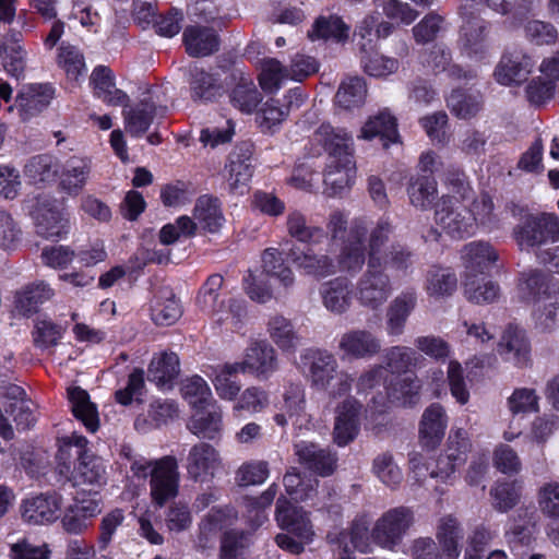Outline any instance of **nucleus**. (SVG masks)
I'll use <instances>...</instances> for the list:
<instances>
[{
	"mask_svg": "<svg viewBox=\"0 0 559 559\" xmlns=\"http://www.w3.org/2000/svg\"><path fill=\"white\" fill-rule=\"evenodd\" d=\"M380 240L371 245V254L368 255L367 267L359 276L355 286V297L358 304L369 310L382 308L393 294V283L390 275L381 267L377 255Z\"/></svg>",
	"mask_w": 559,
	"mask_h": 559,
	"instance_id": "1",
	"label": "nucleus"
},
{
	"mask_svg": "<svg viewBox=\"0 0 559 559\" xmlns=\"http://www.w3.org/2000/svg\"><path fill=\"white\" fill-rule=\"evenodd\" d=\"M395 230L394 225L388 218H381L371 228L368 239V255L371 254V245L374 240H380L377 255L380 260L381 267H386L402 274L412 272L416 253L406 243L393 241L386 246Z\"/></svg>",
	"mask_w": 559,
	"mask_h": 559,
	"instance_id": "2",
	"label": "nucleus"
},
{
	"mask_svg": "<svg viewBox=\"0 0 559 559\" xmlns=\"http://www.w3.org/2000/svg\"><path fill=\"white\" fill-rule=\"evenodd\" d=\"M371 228L364 218H355L336 257V273L356 275L368 260V239Z\"/></svg>",
	"mask_w": 559,
	"mask_h": 559,
	"instance_id": "3",
	"label": "nucleus"
},
{
	"mask_svg": "<svg viewBox=\"0 0 559 559\" xmlns=\"http://www.w3.org/2000/svg\"><path fill=\"white\" fill-rule=\"evenodd\" d=\"M515 238L521 249L550 250L545 246L559 241V217L556 214H542L527 217L516 229Z\"/></svg>",
	"mask_w": 559,
	"mask_h": 559,
	"instance_id": "4",
	"label": "nucleus"
},
{
	"mask_svg": "<svg viewBox=\"0 0 559 559\" xmlns=\"http://www.w3.org/2000/svg\"><path fill=\"white\" fill-rule=\"evenodd\" d=\"M180 473L178 461L173 455L163 456L155 462L150 478V495L153 503L164 507L179 492Z\"/></svg>",
	"mask_w": 559,
	"mask_h": 559,
	"instance_id": "5",
	"label": "nucleus"
},
{
	"mask_svg": "<svg viewBox=\"0 0 559 559\" xmlns=\"http://www.w3.org/2000/svg\"><path fill=\"white\" fill-rule=\"evenodd\" d=\"M413 522L414 514L408 508L391 509L376 522L371 536L379 546L393 549L401 543Z\"/></svg>",
	"mask_w": 559,
	"mask_h": 559,
	"instance_id": "6",
	"label": "nucleus"
},
{
	"mask_svg": "<svg viewBox=\"0 0 559 559\" xmlns=\"http://www.w3.org/2000/svg\"><path fill=\"white\" fill-rule=\"evenodd\" d=\"M468 207L454 203L443 195L435 205V221L452 238H463L474 233V218Z\"/></svg>",
	"mask_w": 559,
	"mask_h": 559,
	"instance_id": "7",
	"label": "nucleus"
},
{
	"mask_svg": "<svg viewBox=\"0 0 559 559\" xmlns=\"http://www.w3.org/2000/svg\"><path fill=\"white\" fill-rule=\"evenodd\" d=\"M490 25L483 19H468L461 27L459 46L467 58L481 61L490 50Z\"/></svg>",
	"mask_w": 559,
	"mask_h": 559,
	"instance_id": "8",
	"label": "nucleus"
},
{
	"mask_svg": "<svg viewBox=\"0 0 559 559\" xmlns=\"http://www.w3.org/2000/svg\"><path fill=\"white\" fill-rule=\"evenodd\" d=\"M166 107L157 106L151 91L143 94V98L132 106H124V130L133 138H140L147 132L156 117H163Z\"/></svg>",
	"mask_w": 559,
	"mask_h": 559,
	"instance_id": "9",
	"label": "nucleus"
},
{
	"mask_svg": "<svg viewBox=\"0 0 559 559\" xmlns=\"http://www.w3.org/2000/svg\"><path fill=\"white\" fill-rule=\"evenodd\" d=\"M254 145L250 141L238 143L228 157V186L231 191L243 193L254 170Z\"/></svg>",
	"mask_w": 559,
	"mask_h": 559,
	"instance_id": "10",
	"label": "nucleus"
},
{
	"mask_svg": "<svg viewBox=\"0 0 559 559\" xmlns=\"http://www.w3.org/2000/svg\"><path fill=\"white\" fill-rule=\"evenodd\" d=\"M36 233L46 239H56L67 233V219L49 195H39L33 211Z\"/></svg>",
	"mask_w": 559,
	"mask_h": 559,
	"instance_id": "11",
	"label": "nucleus"
},
{
	"mask_svg": "<svg viewBox=\"0 0 559 559\" xmlns=\"http://www.w3.org/2000/svg\"><path fill=\"white\" fill-rule=\"evenodd\" d=\"M286 255L297 270L316 280H323L336 274L335 259L328 253H318L310 248L301 250L298 246L293 245Z\"/></svg>",
	"mask_w": 559,
	"mask_h": 559,
	"instance_id": "12",
	"label": "nucleus"
},
{
	"mask_svg": "<svg viewBox=\"0 0 559 559\" xmlns=\"http://www.w3.org/2000/svg\"><path fill=\"white\" fill-rule=\"evenodd\" d=\"M283 483L286 492L295 500H311L312 506L319 509H324L332 497L330 488L323 486L321 490H319V480L313 478L306 481L296 467H292L286 472Z\"/></svg>",
	"mask_w": 559,
	"mask_h": 559,
	"instance_id": "13",
	"label": "nucleus"
},
{
	"mask_svg": "<svg viewBox=\"0 0 559 559\" xmlns=\"http://www.w3.org/2000/svg\"><path fill=\"white\" fill-rule=\"evenodd\" d=\"M362 405L354 397L345 399L335 409L333 440L338 447L353 442L360 430Z\"/></svg>",
	"mask_w": 559,
	"mask_h": 559,
	"instance_id": "14",
	"label": "nucleus"
},
{
	"mask_svg": "<svg viewBox=\"0 0 559 559\" xmlns=\"http://www.w3.org/2000/svg\"><path fill=\"white\" fill-rule=\"evenodd\" d=\"M62 497L56 491L45 492L23 501L22 518L29 524L52 523L60 518Z\"/></svg>",
	"mask_w": 559,
	"mask_h": 559,
	"instance_id": "15",
	"label": "nucleus"
},
{
	"mask_svg": "<svg viewBox=\"0 0 559 559\" xmlns=\"http://www.w3.org/2000/svg\"><path fill=\"white\" fill-rule=\"evenodd\" d=\"M533 68L531 56L520 49L508 50L497 66L495 76L503 85L520 84L526 81Z\"/></svg>",
	"mask_w": 559,
	"mask_h": 559,
	"instance_id": "16",
	"label": "nucleus"
},
{
	"mask_svg": "<svg viewBox=\"0 0 559 559\" xmlns=\"http://www.w3.org/2000/svg\"><path fill=\"white\" fill-rule=\"evenodd\" d=\"M238 365H241L242 372L250 371L258 378L269 379L278 368L277 354L267 342H254Z\"/></svg>",
	"mask_w": 559,
	"mask_h": 559,
	"instance_id": "17",
	"label": "nucleus"
},
{
	"mask_svg": "<svg viewBox=\"0 0 559 559\" xmlns=\"http://www.w3.org/2000/svg\"><path fill=\"white\" fill-rule=\"evenodd\" d=\"M102 512L100 503L95 498H75L61 518L62 528L69 534H82L92 524V520Z\"/></svg>",
	"mask_w": 559,
	"mask_h": 559,
	"instance_id": "18",
	"label": "nucleus"
},
{
	"mask_svg": "<svg viewBox=\"0 0 559 559\" xmlns=\"http://www.w3.org/2000/svg\"><path fill=\"white\" fill-rule=\"evenodd\" d=\"M294 448L299 463L306 468L323 477L330 476L334 473L337 456L329 449L321 448L320 445L308 441H300L296 443Z\"/></svg>",
	"mask_w": 559,
	"mask_h": 559,
	"instance_id": "19",
	"label": "nucleus"
},
{
	"mask_svg": "<svg viewBox=\"0 0 559 559\" xmlns=\"http://www.w3.org/2000/svg\"><path fill=\"white\" fill-rule=\"evenodd\" d=\"M219 465L217 450L206 442H199L191 447L187 456V473L193 481L203 483Z\"/></svg>",
	"mask_w": 559,
	"mask_h": 559,
	"instance_id": "20",
	"label": "nucleus"
},
{
	"mask_svg": "<svg viewBox=\"0 0 559 559\" xmlns=\"http://www.w3.org/2000/svg\"><path fill=\"white\" fill-rule=\"evenodd\" d=\"M188 83L193 102L212 103L224 94V85L218 74L209 72L198 66L189 68Z\"/></svg>",
	"mask_w": 559,
	"mask_h": 559,
	"instance_id": "21",
	"label": "nucleus"
},
{
	"mask_svg": "<svg viewBox=\"0 0 559 559\" xmlns=\"http://www.w3.org/2000/svg\"><path fill=\"white\" fill-rule=\"evenodd\" d=\"M448 416L442 405L432 403L428 406L419 421V441L424 448L433 450L437 448L445 433Z\"/></svg>",
	"mask_w": 559,
	"mask_h": 559,
	"instance_id": "22",
	"label": "nucleus"
},
{
	"mask_svg": "<svg viewBox=\"0 0 559 559\" xmlns=\"http://www.w3.org/2000/svg\"><path fill=\"white\" fill-rule=\"evenodd\" d=\"M313 141L323 146L329 154L330 162L353 157L350 146L352 135L342 128H334L330 123H322L313 133Z\"/></svg>",
	"mask_w": 559,
	"mask_h": 559,
	"instance_id": "23",
	"label": "nucleus"
},
{
	"mask_svg": "<svg viewBox=\"0 0 559 559\" xmlns=\"http://www.w3.org/2000/svg\"><path fill=\"white\" fill-rule=\"evenodd\" d=\"M55 90L49 84H29L24 86L16 96L15 107L20 117L26 121L48 107L53 98Z\"/></svg>",
	"mask_w": 559,
	"mask_h": 559,
	"instance_id": "24",
	"label": "nucleus"
},
{
	"mask_svg": "<svg viewBox=\"0 0 559 559\" xmlns=\"http://www.w3.org/2000/svg\"><path fill=\"white\" fill-rule=\"evenodd\" d=\"M276 521L282 528L304 540H310L313 535L307 512L293 506L284 496L276 501Z\"/></svg>",
	"mask_w": 559,
	"mask_h": 559,
	"instance_id": "25",
	"label": "nucleus"
},
{
	"mask_svg": "<svg viewBox=\"0 0 559 559\" xmlns=\"http://www.w3.org/2000/svg\"><path fill=\"white\" fill-rule=\"evenodd\" d=\"M418 295L414 288L401 292L386 309V332L389 335L399 336L403 334L406 322L417 307Z\"/></svg>",
	"mask_w": 559,
	"mask_h": 559,
	"instance_id": "26",
	"label": "nucleus"
},
{
	"mask_svg": "<svg viewBox=\"0 0 559 559\" xmlns=\"http://www.w3.org/2000/svg\"><path fill=\"white\" fill-rule=\"evenodd\" d=\"M188 430L201 439L214 440L223 429L222 409L217 403L195 407L187 424Z\"/></svg>",
	"mask_w": 559,
	"mask_h": 559,
	"instance_id": "27",
	"label": "nucleus"
},
{
	"mask_svg": "<svg viewBox=\"0 0 559 559\" xmlns=\"http://www.w3.org/2000/svg\"><path fill=\"white\" fill-rule=\"evenodd\" d=\"M338 348L348 357L370 358L381 352V341L368 330L355 329L342 335Z\"/></svg>",
	"mask_w": 559,
	"mask_h": 559,
	"instance_id": "28",
	"label": "nucleus"
},
{
	"mask_svg": "<svg viewBox=\"0 0 559 559\" xmlns=\"http://www.w3.org/2000/svg\"><path fill=\"white\" fill-rule=\"evenodd\" d=\"M92 174V160L72 156L64 162L60 171L59 186L69 195H79L87 185Z\"/></svg>",
	"mask_w": 559,
	"mask_h": 559,
	"instance_id": "29",
	"label": "nucleus"
},
{
	"mask_svg": "<svg viewBox=\"0 0 559 559\" xmlns=\"http://www.w3.org/2000/svg\"><path fill=\"white\" fill-rule=\"evenodd\" d=\"M498 350L504 360L518 367H525L530 362V343L525 331L518 326H508L499 342Z\"/></svg>",
	"mask_w": 559,
	"mask_h": 559,
	"instance_id": "30",
	"label": "nucleus"
},
{
	"mask_svg": "<svg viewBox=\"0 0 559 559\" xmlns=\"http://www.w3.org/2000/svg\"><path fill=\"white\" fill-rule=\"evenodd\" d=\"M319 294L323 307L334 314H344L352 307L350 282L343 276L335 277L321 285Z\"/></svg>",
	"mask_w": 559,
	"mask_h": 559,
	"instance_id": "31",
	"label": "nucleus"
},
{
	"mask_svg": "<svg viewBox=\"0 0 559 559\" xmlns=\"http://www.w3.org/2000/svg\"><path fill=\"white\" fill-rule=\"evenodd\" d=\"M304 358L309 360V379L317 389L326 390L337 376L336 358L326 350H307Z\"/></svg>",
	"mask_w": 559,
	"mask_h": 559,
	"instance_id": "32",
	"label": "nucleus"
},
{
	"mask_svg": "<svg viewBox=\"0 0 559 559\" xmlns=\"http://www.w3.org/2000/svg\"><path fill=\"white\" fill-rule=\"evenodd\" d=\"M183 43L189 56L206 57L218 50L219 39L213 28L191 25L183 32Z\"/></svg>",
	"mask_w": 559,
	"mask_h": 559,
	"instance_id": "33",
	"label": "nucleus"
},
{
	"mask_svg": "<svg viewBox=\"0 0 559 559\" xmlns=\"http://www.w3.org/2000/svg\"><path fill=\"white\" fill-rule=\"evenodd\" d=\"M224 278L221 274H212L200 289L197 302L206 313L211 314L218 324L224 323L228 317H224L225 299L221 298V289Z\"/></svg>",
	"mask_w": 559,
	"mask_h": 559,
	"instance_id": "34",
	"label": "nucleus"
},
{
	"mask_svg": "<svg viewBox=\"0 0 559 559\" xmlns=\"http://www.w3.org/2000/svg\"><path fill=\"white\" fill-rule=\"evenodd\" d=\"M94 95L110 106H126L129 96L116 87L114 74L108 67L98 66L91 74Z\"/></svg>",
	"mask_w": 559,
	"mask_h": 559,
	"instance_id": "35",
	"label": "nucleus"
},
{
	"mask_svg": "<svg viewBox=\"0 0 559 559\" xmlns=\"http://www.w3.org/2000/svg\"><path fill=\"white\" fill-rule=\"evenodd\" d=\"M399 136L396 118L388 110H381L369 117L358 135L359 139L367 141L380 138L384 147H388L390 143L397 142Z\"/></svg>",
	"mask_w": 559,
	"mask_h": 559,
	"instance_id": "36",
	"label": "nucleus"
},
{
	"mask_svg": "<svg viewBox=\"0 0 559 559\" xmlns=\"http://www.w3.org/2000/svg\"><path fill=\"white\" fill-rule=\"evenodd\" d=\"M462 259L468 275L483 274L498 260V252L486 241H473L464 246Z\"/></svg>",
	"mask_w": 559,
	"mask_h": 559,
	"instance_id": "37",
	"label": "nucleus"
},
{
	"mask_svg": "<svg viewBox=\"0 0 559 559\" xmlns=\"http://www.w3.org/2000/svg\"><path fill=\"white\" fill-rule=\"evenodd\" d=\"M237 519V512L231 506L214 507L199 525V542L203 547L212 542L225 527Z\"/></svg>",
	"mask_w": 559,
	"mask_h": 559,
	"instance_id": "38",
	"label": "nucleus"
},
{
	"mask_svg": "<svg viewBox=\"0 0 559 559\" xmlns=\"http://www.w3.org/2000/svg\"><path fill=\"white\" fill-rule=\"evenodd\" d=\"M464 533L460 522L452 515L442 516L437 525L436 537L448 559H459Z\"/></svg>",
	"mask_w": 559,
	"mask_h": 559,
	"instance_id": "39",
	"label": "nucleus"
},
{
	"mask_svg": "<svg viewBox=\"0 0 559 559\" xmlns=\"http://www.w3.org/2000/svg\"><path fill=\"white\" fill-rule=\"evenodd\" d=\"M68 399L73 416L80 420L88 431L95 432L99 427L96 405L91 402L88 393L80 386L68 389Z\"/></svg>",
	"mask_w": 559,
	"mask_h": 559,
	"instance_id": "40",
	"label": "nucleus"
},
{
	"mask_svg": "<svg viewBox=\"0 0 559 559\" xmlns=\"http://www.w3.org/2000/svg\"><path fill=\"white\" fill-rule=\"evenodd\" d=\"M180 371L179 357L175 353L155 356L147 370V379L159 388H171Z\"/></svg>",
	"mask_w": 559,
	"mask_h": 559,
	"instance_id": "41",
	"label": "nucleus"
},
{
	"mask_svg": "<svg viewBox=\"0 0 559 559\" xmlns=\"http://www.w3.org/2000/svg\"><path fill=\"white\" fill-rule=\"evenodd\" d=\"M55 295L53 289L45 282L32 283L15 295V308L23 316H31L38 311L44 302Z\"/></svg>",
	"mask_w": 559,
	"mask_h": 559,
	"instance_id": "42",
	"label": "nucleus"
},
{
	"mask_svg": "<svg viewBox=\"0 0 559 559\" xmlns=\"http://www.w3.org/2000/svg\"><path fill=\"white\" fill-rule=\"evenodd\" d=\"M407 195L413 206L428 210L438 199L437 180L431 175L411 177L407 185Z\"/></svg>",
	"mask_w": 559,
	"mask_h": 559,
	"instance_id": "43",
	"label": "nucleus"
},
{
	"mask_svg": "<svg viewBox=\"0 0 559 559\" xmlns=\"http://www.w3.org/2000/svg\"><path fill=\"white\" fill-rule=\"evenodd\" d=\"M267 332L274 344L285 353H295L300 343V336L293 322L282 314H274L267 322Z\"/></svg>",
	"mask_w": 559,
	"mask_h": 559,
	"instance_id": "44",
	"label": "nucleus"
},
{
	"mask_svg": "<svg viewBox=\"0 0 559 559\" xmlns=\"http://www.w3.org/2000/svg\"><path fill=\"white\" fill-rule=\"evenodd\" d=\"M193 217L198 225L209 233L218 231L225 221L218 200L209 195H202L197 200Z\"/></svg>",
	"mask_w": 559,
	"mask_h": 559,
	"instance_id": "45",
	"label": "nucleus"
},
{
	"mask_svg": "<svg viewBox=\"0 0 559 559\" xmlns=\"http://www.w3.org/2000/svg\"><path fill=\"white\" fill-rule=\"evenodd\" d=\"M286 230L292 238L302 243L319 242L325 236L322 227L309 224L306 215L298 210L288 212Z\"/></svg>",
	"mask_w": 559,
	"mask_h": 559,
	"instance_id": "46",
	"label": "nucleus"
},
{
	"mask_svg": "<svg viewBox=\"0 0 559 559\" xmlns=\"http://www.w3.org/2000/svg\"><path fill=\"white\" fill-rule=\"evenodd\" d=\"M456 287L457 278L451 269L433 265L427 271L425 289L430 297L451 296Z\"/></svg>",
	"mask_w": 559,
	"mask_h": 559,
	"instance_id": "47",
	"label": "nucleus"
},
{
	"mask_svg": "<svg viewBox=\"0 0 559 559\" xmlns=\"http://www.w3.org/2000/svg\"><path fill=\"white\" fill-rule=\"evenodd\" d=\"M535 328L540 332H550L559 324V283L551 287L550 295L537 302L534 310Z\"/></svg>",
	"mask_w": 559,
	"mask_h": 559,
	"instance_id": "48",
	"label": "nucleus"
},
{
	"mask_svg": "<svg viewBox=\"0 0 559 559\" xmlns=\"http://www.w3.org/2000/svg\"><path fill=\"white\" fill-rule=\"evenodd\" d=\"M72 476L76 483L100 485L105 481V465L95 454H85L72 462Z\"/></svg>",
	"mask_w": 559,
	"mask_h": 559,
	"instance_id": "49",
	"label": "nucleus"
},
{
	"mask_svg": "<svg viewBox=\"0 0 559 559\" xmlns=\"http://www.w3.org/2000/svg\"><path fill=\"white\" fill-rule=\"evenodd\" d=\"M451 112L460 119H469L483 108V96L479 92L462 88L452 91L447 99Z\"/></svg>",
	"mask_w": 559,
	"mask_h": 559,
	"instance_id": "50",
	"label": "nucleus"
},
{
	"mask_svg": "<svg viewBox=\"0 0 559 559\" xmlns=\"http://www.w3.org/2000/svg\"><path fill=\"white\" fill-rule=\"evenodd\" d=\"M556 283H559V280H552L540 270H532L522 274L520 287L525 298L540 302L550 295Z\"/></svg>",
	"mask_w": 559,
	"mask_h": 559,
	"instance_id": "51",
	"label": "nucleus"
},
{
	"mask_svg": "<svg viewBox=\"0 0 559 559\" xmlns=\"http://www.w3.org/2000/svg\"><path fill=\"white\" fill-rule=\"evenodd\" d=\"M393 31V24L380 19V14L374 13L367 15L357 26L355 34L366 43L360 44L361 51L366 48L372 49L373 41L379 38L388 37Z\"/></svg>",
	"mask_w": 559,
	"mask_h": 559,
	"instance_id": "52",
	"label": "nucleus"
},
{
	"mask_svg": "<svg viewBox=\"0 0 559 559\" xmlns=\"http://www.w3.org/2000/svg\"><path fill=\"white\" fill-rule=\"evenodd\" d=\"M21 34H9L2 44V59L5 71L12 76L19 79L25 69L26 52L20 45Z\"/></svg>",
	"mask_w": 559,
	"mask_h": 559,
	"instance_id": "53",
	"label": "nucleus"
},
{
	"mask_svg": "<svg viewBox=\"0 0 559 559\" xmlns=\"http://www.w3.org/2000/svg\"><path fill=\"white\" fill-rule=\"evenodd\" d=\"M367 95V86L364 79L354 76L343 81L340 85L335 103L346 109L352 110L364 105Z\"/></svg>",
	"mask_w": 559,
	"mask_h": 559,
	"instance_id": "54",
	"label": "nucleus"
},
{
	"mask_svg": "<svg viewBox=\"0 0 559 559\" xmlns=\"http://www.w3.org/2000/svg\"><path fill=\"white\" fill-rule=\"evenodd\" d=\"M263 271L280 281L284 287L295 283L293 270L285 263L283 253L277 248H267L262 253Z\"/></svg>",
	"mask_w": 559,
	"mask_h": 559,
	"instance_id": "55",
	"label": "nucleus"
},
{
	"mask_svg": "<svg viewBox=\"0 0 559 559\" xmlns=\"http://www.w3.org/2000/svg\"><path fill=\"white\" fill-rule=\"evenodd\" d=\"M242 372L238 362L225 364L214 369L213 384L219 397L231 401L240 392V385L233 379L237 373Z\"/></svg>",
	"mask_w": 559,
	"mask_h": 559,
	"instance_id": "56",
	"label": "nucleus"
},
{
	"mask_svg": "<svg viewBox=\"0 0 559 559\" xmlns=\"http://www.w3.org/2000/svg\"><path fill=\"white\" fill-rule=\"evenodd\" d=\"M355 173L353 157L334 163L329 162L324 174V183L330 186L335 193L340 192L352 185Z\"/></svg>",
	"mask_w": 559,
	"mask_h": 559,
	"instance_id": "57",
	"label": "nucleus"
},
{
	"mask_svg": "<svg viewBox=\"0 0 559 559\" xmlns=\"http://www.w3.org/2000/svg\"><path fill=\"white\" fill-rule=\"evenodd\" d=\"M349 27L342 21L341 17L330 15L328 17L320 16L313 24V28L309 32L311 39H333L342 41L347 39Z\"/></svg>",
	"mask_w": 559,
	"mask_h": 559,
	"instance_id": "58",
	"label": "nucleus"
},
{
	"mask_svg": "<svg viewBox=\"0 0 559 559\" xmlns=\"http://www.w3.org/2000/svg\"><path fill=\"white\" fill-rule=\"evenodd\" d=\"M58 173L57 158L49 154L33 156L25 165V175L34 182L52 181Z\"/></svg>",
	"mask_w": 559,
	"mask_h": 559,
	"instance_id": "59",
	"label": "nucleus"
},
{
	"mask_svg": "<svg viewBox=\"0 0 559 559\" xmlns=\"http://www.w3.org/2000/svg\"><path fill=\"white\" fill-rule=\"evenodd\" d=\"M233 105L246 114H251L262 100V96L254 83L249 79H241L230 95Z\"/></svg>",
	"mask_w": 559,
	"mask_h": 559,
	"instance_id": "60",
	"label": "nucleus"
},
{
	"mask_svg": "<svg viewBox=\"0 0 559 559\" xmlns=\"http://www.w3.org/2000/svg\"><path fill=\"white\" fill-rule=\"evenodd\" d=\"M499 293V287L485 278H478L476 275H467L464 283V294L466 298L475 304L492 302Z\"/></svg>",
	"mask_w": 559,
	"mask_h": 559,
	"instance_id": "61",
	"label": "nucleus"
},
{
	"mask_svg": "<svg viewBox=\"0 0 559 559\" xmlns=\"http://www.w3.org/2000/svg\"><path fill=\"white\" fill-rule=\"evenodd\" d=\"M182 310L175 295L158 298L152 307V320L158 325H171L180 317Z\"/></svg>",
	"mask_w": 559,
	"mask_h": 559,
	"instance_id": "62",
	"label": "nucleus"
},
{
	"mask_svg": "<svg viewBox=\"0 0 559 559\" xmlns=\"http://www.w3.org/2000/svg\"><path fill=\"white\" fill-rule=\"evenodd\" d=\"M288 117V109L281 106L278 99L271 98L266 100L257 115V121L261 130L266 133H273Z\"/></svg>",
	"mask_w": 559,
	"mask_h": 559,
	"instance_id": "63",
	"label": "nucleus"
},
{
	"mask_svg": "<svg viewBox=\"0 0 559 559\" xmlns=\"http://www.w3.org/2000/svg\"><path fill=\"white\" fill-rule=\"evenodd\" d=\"M537 503L542 514L550 520H559V483L543 484L537 491Z\"/></svg>",
	"mask_w": 559,
	"mask_h": 559,
	"instance_id": "64",
	"label": "nucleus"
}]
</instances>
